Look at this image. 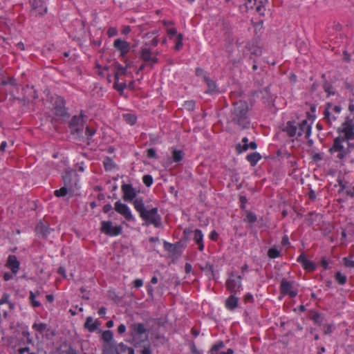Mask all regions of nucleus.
<instances>
[{"instance_id": "23", "label": "nucleus", "mask_w": 354, "mask_h": 354, "mask_svg": "<svg viewBox=\"0 0 354 354\" xmlns=\"http://www.w3.org/2000/svg\"><path fill=\"white\" fill-rule=\"evenodd\" d=\"M194 241L195 243L198 245V249L199 251H203L204 250V243H203V234L202 231L199 229H196L194 232Z\"/></svg>"}, {"instance_id": "39", "label": "nucleus", "mask_w": 354, "mask_h": 354, "mask_svg": "<svg viewBox=\"0 0 354 354\" xmlns=\"http://www.w3.org/2000/svg\"><path fill=\"white\" fill-rule=\"evenodd\" d=\"M335 279L339 285H344L346 283V276L341 272H337Z\"/></svg>"}, {"instance_id": "10", "label": "nucleus", "mask_w": 354, "mask_h": 354, "mask_svg": "<svg viewBox=\"0 0 354 354\" xmlns=\"http://www.w3.org/2000/svg\"><path fill=\"white\" fill-rule=\"evenodd\" d=\"M114 209L118 214L123 216L127 221H131L134 220V217L132 215L129 207L127 205L122 203L120 201H118L115 203Z\"/></svg>"}, {"instance_id": "25", "label": "nucleus", "mask_w": 354, "mask_h": 354, "mask_svg": "<svg viewBox=\"0 0 354 354\" xmlns=\"http://www.w3.org/2000/svg\"><path fill=\"white\" fill-rule=\"evenodd\" d=\"M238 297L236 295L232 294L225 301V307L230 310H233L238 307Z\"/></svg>"}, {"instance_id": "27", "label": "nucleus", "mask_w": 354, "mask_h": 354, "mask_svg": "<svg viewBox=\"0 0 354 354\" xmlns=\"http://www.w3.org/2000/svg\"><path fill=\"white\" fill-rule=\"evenodd\" d=\"M132 335H142L146 333L145 325L142 323L133 324L131 325Z\"/></svg>"}, {"instance_id": "6", "label": "nucleus", "mask_w": 354, "mask_h": 354, "mask_svg": "<svg viewBox=\"0 0 354 354\" xmlns=\"http://www.w3.org/2000/svg\"><path fill=\"white\" fill-rule=\"evenodd\" d=\"M100 224V232L109 236H117L122 233V227L113 225L111 221H102Z\"/></svg>"}, {"instance_id": "58", "label": "nucleus", "mask_w": 354, "mask_h": 354, "mask_svg": "<svg viewBox=\"0 0 354 354\" xmlns=\"http://www.w3.org/2000/svg\"><path fill=\"white\" fill-rule=\"evenodd\" d=\"M118 34V30L115 28L110 27L107 30V35L109 37H113Z\"/></svg>"}, {"instance_id": "16", "label": "nucleus", "mask_w": 354, "mask_h": 354, "mask_svg": "<svg viewBox=\"0 0 354 354\" xmlns=\"http://www.w3.org/2000/svg\"><path fill=\"white\" fill-rule=\"evenodd\" d=\"M297 262L301 264L304 270L308 272H313L316 269V265L312 261L306 259L304 253H301L297 259Z\"/></svg>"}, {"instance_id": "48", "label": "nucleus", "mask_w": 354, "mask_h": 354, "mask_svg": "<svg viewBox=\"0 0 354 354\" xmlns=\"http://www.w3.org/2000/svg\"><path fill=\"white\" fill-rule=\"evenodd\" d=\"M248 202L247 197L244 195H239V203H240V207L241 209H245V205Z\"/></svg>"}, {"instance_id": "3", "label": "nucleus", "mask_w": 354, "mask_h": 354, "mask_svg": "<svg viewBox=\"0 0 354 354\" xmlns=\"http://www.w3.org/2000/svg\"><path fill=\"white\" fill-rule=\"evenodd\" d=\"M344 139L342 137H337L334 139L332 147L329 149L331 154H336L335 157L341 163H343L344 158L348 155L349 150L343 145Z\"/></svg>"}, {"instance_id": "54", "label": "nucleus", "mask_w": 354, "mask_h": 354, "mask_svg": "<svg viewBox=\"0 0 354 354\" xmlns=\"http://www.w3.org/2000/svg\"><path fill=\"white\" fill-rule=\"evenodd\" d=\"M112 209H113V207H112L111 204H109H109H106L103 207V212L104 213H108V212H111V213L109 214V216L111 217L112 215L114 214V212L112 211Z\"/></svg>"}, {"instance_id": "2", "label": "nucleus", "mask_w": 354, "mask_h": 354, "mask_svg": "<svg viewBox=\"0 0 354 354\" xmlns=\"http://www.w3.org/2000/svg\"><path fill=\"white\" fill-rule=\"evenodd\" d=\"M248 104L246 102L239 100L233 103L230 115L231 122L238 125L241 129H248L250 120L248 118Z\"/></svg>"}, {"instance_id": "11", "label": "nucleus", "mask_w": 354, "mask_h": 354, "mask_svg": "<svg viewBox=\"0 0 354 354\" xmlns=\"http://www.w3.org/2000/svg\"><path fill=\"white\" fill-rule=\"evenodd\" d=\"M113 47L120 52L122 57H124L131 49V44L120 38H118L113 42Z\"/></svg>"}, {"instance_id": "47", "label": "nucleus", "mask_w": 354, "mask_h": 354, "mask_svg": "<svg viewBox=\"0 0 354 354\" xmlns=\"http://www.w3.org/2000/svg\"><path fill=\"white\" fill-rule=\"evenodd\" d=\"M142 182L147 187H149L153 184V177L149 174L144 175Z\"/></svg>"}, {"instance_id": "44", "label": "nucleus", "mask_w": 354, "mask_h": 354, "mask_svg": "<svg viewBox=\"0 0 354 354\" xmlns=\"http://www.w3.org/2000/svg\"><path fill=\"white\" fill-rule=\"evenodd\" d=\"M183 36L181 33L177 35L176 38V45L174 46L175 50H179L183 48Z\"/></svg>"}, {"instance_id": "4", "label": "nucleus", "mask_w": 354, "mask_h": 354, "mask_svg": "<svg viewBox=\"0 0 354 354\" xmlns=\"http://www.w3.org/2000/svg\"><path fill=\"white\" fill-rule=\"evenodd\" d=\"M88 117L84 114L83 111H80V115H73L68 122V127L71 133L80 134L83 132L84 125Z\"/></svg>"}, {"instance_id": "28", "label": "nucleus", "mask_w": 354, "mask_h": 354, "mask_svg": "<svg viewBox=\"0 0 354 354\" xmlns=\"http://www.w3.org/2000/svg\"><path fill=\"white\" fill-rule=\"evenodd\" d=\"M84 327L87 329L89 332L93 333L95 331L98 326L96 322H93V319L92 317H86V322L84 324Z\"/></svg>"}, {"instance_id": "33", "label": "nucleus", "mask_w": 354, "mask_h": 354, "mask_svg": "<svg viewBox=\"0 0 354 354\" xmlns=\"http://www.w3.org/2000/svg\"><path fill=\"white\" fill-rule=\"evenodd\" d=\"M243 221L252 225L257 221V216L254 212L246 211Z\"/></svg>"}, {"instance_id": "9", "label": "nucleus", "mask_w": 354, "mask_h": 354, "mask_svg": "<svg viewBox=\"0 0 354 354\" xmlns=\"http://www.w3.org/2000/svg\"><path fill=\"white\" fill-rule=\"evenodd\" d=\"M62 180L64 185L69 188V192H73L74 187L77 185V175L73 171H66Z\"/></svg>"}, {"instance_id": "24", "label": "nucleus", "mask_w": 354, "mask_h": 354, "mask_svg": "<svg viewBox=\"0 0 354 354\" xmlns=\"http://www.w3.org/2000/svg\"><path fill=\"white\" fill-rule=\"evenodd\" d=\"M116 354H134V349L121 342L115 346Z\"/></svg>"}, {"instance_id": "14", "label": "nucleus", "mask_w": 354, "mask_h": 354, "mask_svg": "<svg viewBox=\"0 0 354 354\" xmlns=\"http://www.w3.org/2000/svg\"><path fill=\"white\" fill-rule=\"evenodd\" d=\"M5 266L9 268L13 273L17 274L20 268V261L14 254L8 257Z\"/></svg>"}, {"instance_id": "34", "label": "nucleus", "mask_w": 354, "mask_h": 354, "mask_svg": "<svg viewBox=\"0 0 354 354\" xmlns=\"http://www.w3.org/2000/svg\"><path fill=\"white\" fill-rule=\"evenodd\" d=\"M201 269L204 270L206 275L210 279L214 277V266L209 262H207L205 265L201 267Z\"/></svg>"}, {"instance_id": "56", "label": "nucleus", "mask_w": 354, "mask_h": 354, "mask_svg": "<svg viewBox=\"0 0 354 354\" xmlns=\"http://www.w3.org/2000/svg\"><path fill=\"white\" fill-rule=\"evenodd\" d=\"M15 274L13 273L12 271L10 272H6L3 275V279L4 281H8L9 280L12 279Z\"/></svg>"}, {"instance_id": "35", "label": "nucleus", "mask_w": 354, "mask_h": 354, "mask_svg": "<svg viewBox=\"0 0 354 354\" xmlns=\"http://www.w3.org/2000/svg\"><path fill=\"white\" fill-rule=\"evenodd\" d=\"M104 169L111 171L115 167V164L113 159L110 157H106L103 161Z\"/></svg>"}, {"instance_id": "50", "label": "nucleus", "mask_w": 354, "mask_h": 354, "mask_svg": "<svg viewBox=\"0 0 354 354\" xmlns=\"http://www.w3.org/2000/svg\"><path fill=\"white\" fill-rule=\"evenodd\" d=\"M10 295L8 293L4 292L2 295L1 298L0 299V305L9 303V301H10Z\"/></svg>"}, {"instance_id": "63", "label": "nucleus", "mask_w": 354, "mask_h": 354, "mask_svg": "<svg viewBox=\"0 0 354 354\" xmlns=\"http://www.w3.org/2000/svg\"><path fill=\"white\" fill-rule=\"evenodd\" d=\"M218 238V234L216 230H213L209 234V239L213 241H216Z\"/></svg>"}, {"instance_id": "19", "label": "nucleus", "mask_w": 354, "mask_h": 354, "mask_svg": "<svg viewBox=\"0 0 354 354\" xmlns=\"http://www.w3.org/2000/svg\"><path fill=\"white\" fill-rule=\"evenodd\" d=\"M283 131L289 137L297 136V123L295 121H288L283 128Z\"/></svg>"}, {"instance_id": "52", "label": "nucleus", "mask_w": 354, "mask_h": 354, "mask_svg": "<svg viewBox=\"0 0 354 354\" xmlns=\"http://www.w3.org/2000/svg\"><path fill=\"white\" fill-rule=\"evenodd\" d=\"M264 10H265V6H264L263 1H260L259 4L256 7V11L260 15L263 16L264 15V12H263Z\"/></svg>"}, {"instance_id": "7", "label": "nucleus", "mask_w": 354, "mask_h": 354, "mask_svg": "<svg viewBox=\"0 0 354 354\" xmlns=\"http://www.w3.org/2000/svg\"><path fill=\"white\" fill-rule=\"evenodd\" d=\"M280 293L283 295H288L294 298L297 295L298 290L293 286V282L283 279L280 283Z\"/></svg>"}, {"instance_id": "38", "label": "nucleus", "mask_w": 354, "mask_h": 354, "mask_svg": "<svg viewBox=\"0 0 354 354\" xmlns=\"http://www.w3.org/2000/svg\"><path fill=\"white\" fill-rule=\"evenodd\" d=\"M29 301L32 306L34 308L41 306V303L36 300L35 293H33V291H30L29 292Z\"/></svg>"}, {"instance_id": "13", "label": "nucleus", "mask_w": 354, "mask_h": 354, "mask_svg": "<svg viewBox=\"0 0 354 354\" xmlns=\"http://www.w3.org/2000/svg\"><path fill=\"white\" fill-rule=\"evenodd\" d=\"M140 58L151 67L158 63V59L156 55H153L149 48H142L140 50Z\"/></svg>"}, {"instance_id": "18", "label": "nucleus", "mask_w": 354, "mask_h": 354, "mask_svg": "<svg viewBox=\"0 0 354 354\" xmlns=\"http://www.w3.org/2000/svg\"><path fill=\"white\" fill-rule=\"evenodd\" d=\"M65 101L62 97H58L55 102V114L57 116L65 117L67 115V111L65 108Z\"/></svg>"}, {"instance_id": "42", "label": "nucleus", "mask_w": 354, "mask_h": 354, "mask_svg": "<svg viewBox=\"0 0 354 354\" xmlns=\"http://www.w3.org/2000/svg\"><path fill=\"white\" fill-rule=\"evenodd\" d=\"M113 337V334L111 330H105L102 334V339L105 342H110Z\"/></svg>"}, {"instance_id": "30", "label": "nucleus", "mask_w": 354, "mask_h": 354, "mask_svg": "<svg viewBox=\"0 0 354 354\" xmlns=\"http://www.w3.org/2000/svg\"><path fill=\"white\" fill-rule=\"evenodd\" d=\"M180 243L179 242L175 243V244H172V243H168L167 241H165L164 242V248L169 252H172L174 254H176L178 252V247L180 246Z\"/></svg>"}, {"instance_id": "51", "label": "nucleus", "mask_w": 354, "mask_h": 354, "mask_svg": "<svg viewBox=\"0 0 354 354\" xmlns=\"http://www.w3.org/2000/svg\"><path fill=\"white\" fill-rule=\"evenodd\" d=\"M95 129L93 128H91L89 127H86V136H87L88 139H90L93 137V136L95 133Z\"/></svg>"}, {"instance_id": "15", "label": "nucleus", "mask_w": 354, "mask_h": 354, "mask_svg": "<svg viewBox=\"0 0 354 354\" xmlns=\"http://www.w3.org/2000/svg\"><path fill=\"white\" fill-rule=\"evenodd\" d=\"M297 137L304 135L308 138L311 133V127L307 120H303L300 123L297 124Z\"/></svg>"}, {"instance_id": "53", "label": "nucleus", "mask_w": 354, "mask_h": 354, "mask_svg": "<svg viewBox=\"0 0 354 354\" xmlns=\"http://www.w3.org/2000/svg\"><path fill=\"white\" fill-rule=\"evenodd\" d=\"M147 157L149 158H157L156 149L153 148H150L147 150Z\"/></svg>"}, {"instance_id": "46", "label": "nucleus", "mask_w": 354, "mask_h": 354, "mask_svg": "<svg viewBox=\"0 0 354 354\" xmlns=\"http://www.w3.org/2000/svg\"><path fill=\"white\" fill-rule=\"evenodd\" d=\"M311 319L313 320V322L315 323V324H317L319 325H321L322 323H323V321H324V317L322 314L319 313H315Z\"/></svg>"}, {"instance_id": "36", "label": "nucleus", "mask_w": 354, "mask_h": 354, "mask_svg": "<svg viewBox=\"0 0 354 354\" xmlns=\"http://www.w3.org/2000/svg\"><path fill=\"white\" fill-rule=\"evenodd\" d=\"M118 82H119L118 73H115V82H114L113 87L118 91L122 92L127 88V84H126V83H118Z\"/></svg>"}, {"instance_id": "61", "label": "nucleus", "mask_w": 354, "mask_h": 354, "mask_svg": "<svg viewBox=\"0 0 354 354\" xmlns=\"http://www.w3.org/2000/svg\"><path fill=\"white\" fill-rule=\"evenodd\" d=\"M244 302L245 303H253L254 298L253 295L250 293H248L244 296Z\"/></svg>"}, {"instance_id": "49", "label": "nucleus", "mask_w": 354, "mask_h": 354, "mask_svg": "<svg viewBox=\"0 0 354 354\" xmlns=\"http://www.w3.org/2000/svg\"><path fill=\"white\" fill-rule=\"evenodd\" d=\"M257 3V0H245V6L247 10L253 9Z\"/></svg>"}, {"instance_id": "41", "label": "nucleus", "mask_w": 354, "mask_h": 354, "mask_svg": "<svg viewBox=\"0 0 354 354\" xmlns=\"http://www.w3.org/2000/svg\"><path fill=\"white\" fill-rule=\"evenodd\" d=\"M68 192H69V188H68L64 185V187H62L59 189H56L54 192V195L57 197H64V196H66V194H68Z\"/></svg>"}, {"instance_id": "1", "label": "nucleus", "mask_w": 354, "mask_h": 354, "mask_svg": "<svg viewBox=\"0 0 354 354\" xmlns=\"http://www.w3.org/2000/svg\"><path fill=\"white\" fill-rule=\"evenodd\" d=\"M133 207L147 225H153L155 227H160L162 225V218L158 214V207H145L143 198L141 197L133 201Z\"/></svg>"}, {"instance_id": "55", "label": "nucleus", "mask_w": 354, "mask_h": 354, "mask_svg": "<svg viewBox=\"0 0 354 354\" xmlns=\"http://www.w3.org/2000/svg\"><path fill=\"white\" fill-rule=\"evenodd\" d=\"M102 354H116L115 348H113L112 346L104 347L102 351Z\"/></svg>"}, {"instance_id": "22", "label": "nucleus", "mask_w": 354, "mask_h": 354, "mask_svg": "<svg viewBox=\"0 0 354 354\" xmlns=\"http://www.w3.org/2000/svg\"><path fill=\"white\" fill-rule=\"evenodd\" d=\"M332 106V104L328 102L326 104V108L324 111V120L327 122V124L330 127H331L333 125V123L337 120V117L333 115L330 112L329 109L331 108Z\"/></svg>"}, {"instance_id": "32", "label": "nucleus", "mask_w": 354, "mask_h": 354, "mask_svg": "<svg viewBox=\"0 0 354 354\" xmlns=\"http://www.w3.org/2000/svg\"><path fill=\"white\" fill-rule=\"evenodd\" d=\"M322 86L324 91L327 93L328 97L330 95H334L335 94V91L334 90L333 85L327 80H325Z\"/></svg>"}, {"instance_id": "26", "label": "nucleus", "mask_w": 354, "mask_h": 354, "mask_svg": "<svg viewBox=\"0 0 354 354\" xmlns=\"http://www.w3.org/2000/svg\"><path fill=\"white\" fill-rule=\"evenodd\" d=\"M204 80L207 86V89L205 91L207 93L212 94L218 92L216 84L214 80L207 76L204 77Z\"/></svg>"}, {"instance_id": "5", "label": "nucleus", "mask_w": 354, "mask_h": 354, "mask_svg": "<svg viewBox=\"0 0 354 354\" xmlns=\"http://www.w3.org/2000/svg\"><path fill=\"white\" fill-rule=\"evenodd\" d=\"M242 277L238 273L232 272L227 279L225 285L227 289L234 295H236L242 290Z\"/></svg>"}, {"instance_id": "45", "label": "nucleus", "mask_w": 354, "mask_h": 354, "mask_svg": "<svg viewBox=\"0 0 354 354\" xmlns=\"http://www.w3.org/2000/svg\"><path fill=\"white\" fill-rule=\"evenodd\" d=\"M268 256L270 259H275L280 256V251L275 248H271L268 251Z\"/></svg>"}, {"instance_id": "40", "label": "nucleus", "mask_w": 354, "mask_h": 354, "mask_svg": "<svg viewBox=\"0 0 354 354\" xmlns=\"http://www.w3.org/2000/svg\"><path fill=\"white\" fill-rule=\"evenodd\" d=\"M32 328L41 334L47 329V324L45 323H35L32 325Z\"/></svg>"}, {"instance_id": "60", "label": "nucleus", "mask_w": 354, "mask_h": 354, "mask_svg": "<svg viewBox=\"0 0 354 354\" xmlns=\"http://www.w3.org/2000/svg\"><path fill=\"white\" fill-rule=\"evenodd\" d=\"M167 32L170 38H171L173 36L176 35L177 36V30L175 28H169L167 29Z\"/></svg>"}, {"instance_id": "37", "label": "nucleus", "mask_w": 354, "mask_h": 354, "mask_svg": "<svg viewBox=\"0 0 354 354\" xmlns=\"http://www.w3.org/2000/svg\"><path fill=\"white\" fill-rule=\"evenodd\" d=\"M184 156V153L182 150L174 149L172 151V158L175 162H180Z\"/></svg>"}, {"instance_id": "20", "label": "nucleus", "mask_w": 354, "mask_h": 354, "mask_svg": "<svg viewBox=\"0 0 354 354\" xmlns=\"http://www.w3.org/2000/svg\"><path fill=\"white\" fill-rule=\"evenodd\" d=\"M342 132L344 135V138H343L344 140H354V124H350L344 122L342 124Z\"/></svg>"}, {"instance_id": "8", "label": "nucleus", "mask_w": 354, "mask_h": 354, "mask_svg": "<svg viewBox=\"0 0 354 354\" xmlns=\"http://www.w3.org/2000/svg\"><path fill=\"white\" fill-rule=\"evenodd\" d=\"M121 190L123 193V200L124 201L131 202L133 203V201L137 198V192L135 188H133L132 184L123 183L121 185Z\"/></svg>"}, {"instance_id": "31", "label": "nucleus", "mask_w": 354, "mask_h": 354, "mask_svg": "<svg viewBox=\"0 0 354 354\" xmlns=\"http://www.w3.org/2000/svg\"><path fill=\"white\" fill-rule=\"evenodd\" d=\"M225 344L223 341H219L216 344H213L210 350L209 351V354H220V350L223 348Z\"/></svg>"}, {"instance_id": "12", "label": "nucleus", "mask_w": 354, "mask_h": 354, "mask_svg": "<svg viewBox=\"0 0 354 354\" xmlns=\"http://www.w3.org/2000/svg\"><path fill=\"white\" fill-rule=\"evenodd\" d=\"M31 6V13L35 16L44 15L47 12L46 7L44 5L42 0H29Z\"/></svg>"}, {"instance_id": "59", "label": "nucleus", "mask_w": 354, "mask_h": 354, "mask_svg": "<svg viewBox=\"0 0 354 354\" xmlns=\"http://www.w3.org/2000/svg\"><path fill=\"white\" fill-rule=\"evenodd\" d=\"M128 66H122L120 64H118L117 66L118 71L116 73H120V75H124L126 73Z\"/></svg>"}, {"instance_id": "57", "label": "nucleus", "mask_w": 354, "mask_h": 354, "mask_svg": "<svg viewBox=\"0 0 354 354\" xmlns=\"http://www.w3.org/2000/svg\"><path fill=\"white\" fill-rule=\"evenodd\" d=\"M344 265L348 268H354V261L346 257L344 258Z\"/></svg>"}, {"instance_id": "43", "label": "nucleus", "mask_w": 354, "mask_h": 354, "mask_svg": "<svg viewBox=\"0 0 354 354\" xmlns=\"http://www.w3.org/2000/svg\"><path fill=\"white\" fill-rule=\"evenodd\" d=\"M124 118L125 121L131 125L135 124L137 121V117L135 115L131 113L124 114Z\"/></svg>"}, {"instance_id": "62", "label": "nucleus", "mask_w": 354, "mask_h": 354, "mask_svg": "<svg viewBox=\"0 0 354 354\" xmlns=\"http://www.w3.org/2000/svg\"><path fill=\"white\" fill-rule=\"evenodd\" d=\"M126 326L124 324H120L117 328V332L118 334L122 335L126 331Z\"/></svg>"}, {"instance_id": "29", "label": "nucleus", "mask_w": 354, "mask_h": 354, "mask_svg": "<svg viewBox=\"0 0 354 354\" xmlns=\"http://www.w3.org/2000/svg\"><path fill=\"white\" fill-rule=\"evenodd\" d=\"M261 155L257 152L250 153L247 156L246 159L252 167H254L258 161L261 159Z\"/></svg>"}, {"instance_id": "21", "label": "nucleus", "mask_w": 354, "mask_h": 354, "mask_svg": "<svg viewBox=\"0 0 354 354\" xmlns=\"http://www.w3.org/2000/svg\"><path fill=\"white\" fill-rule=\"evenodd\" d=\"M51 229L44 224L42 221H39L35 227V232L37 234L41 235L43 238H46L50 233Z\"/></svg>"}, {"instance_id": "64", "label": "nucleus", "mask_w": 354, "mask_h": 354, "mask_svg": "<svg viewBox=\"0 0 354 354\" xmlns=\"http://www.w3.org/2000/svg\"><path fill=\"white\" fill-rule=\"evenodd\" d=\"M62 354H77V352L71 346H69L66 350L63 351Z\"/></svg>"}, {"instance_id": "17", "label": "nucleus", "mask_w": 354, "mask_h": 354, "mask_svg": "<svg viewBox=\"0 0 354 354\" xmlns=\"http://www.w3.org/2000/svg\"><path fill=\"white\" fill-rule=\"evenodd\" d=\"M245 48L253 55L260 56L262 53L257 39L248 41L245 44Z\"/></svg>"}]
</instances>
